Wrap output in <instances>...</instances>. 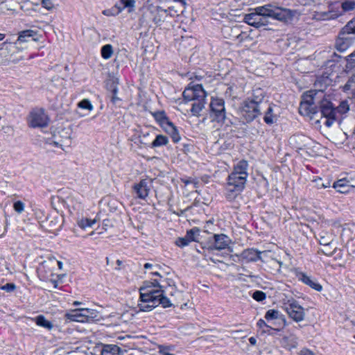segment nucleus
<instances>
[{
  "label": "nucleus",
  "instance_id": "50",
  "mask_svg": "<svg viewBox=\"0 0 355 355\" xmlns=\"http://www.w3.org/2000/svg\"><path fill=\"white\" fill-rule=\"evenodd\" d=\"M13 207L15 211H17L19 214H21L24 210L25 205L23 202L18 200L14 203Z\"/></svg>",
  "mask_w": 355,
  "mask_h": 355
},
{
  "label": "nucleus",
  "instance_id": "55",
  "mask_svg": "<svg viewBox=\"0 0 355 355\" xmlns=\"http://www.w3.org/2000/svg\"><path fill=\"white\" fill-rule=\"evenodd\" d=\"M257 325L260 329H263L265 327L267 328V329H271V327H269L263 319H259L257 321Z\"/></svg>",
  "mask_w": 355,
  "mask_h": 355
},
{
  "label": "nucleus",
  "instance_id": "51",
  "mask_svg": "<svg viewBox=\"0 0 355 355\" xmlns=\"http://www.w3.org/2000/svg\"><path fill=\"white\" fill-rule=\"evenodd\" d=\"M0 288L8 293H11L16 289V286L14 283H8L3 286H1Z\"/></svg>",
  "mask_w": 355,
  "mask_h": 355
},
{
  "label": "nucleus",
  "instance_id": "49",
  "mask_svg": "<svg viewBox=\"0 0 355 355\" xmlns=\"http://www.w3.org/2000/svg\"><path fill=\"white\" fill-rule=\"evenodd\" d=\"M189 243L190 242L189 241L186 236L184 237L178 238L175 241V244L180 248L187 246L189 245Z\"/></svg>",
  "mask_w": 355,
  "mask_h": 355
},
{
  "label": "nucleus",
  "instance_id": "11",
  "mask_svg": "<svg viewBox=\"0 0 355 355\" xmlns=\"http://www.w3.org/2000/svg\"><path fill=\"white\" fill-rule=\"evenodd\" d=\"M159 305H162L164 308H168L172 305L169 299L164 295V292L159 297L154 298L151 304H139L138 306L140 311L146 312L152 311Z\"/></svg>",
  "mask_w": 355,
  "mask_h": 355
},
{
  "label": "nucleus",
  "instance_id": "28",
  "mask_svg": "<svg viewBox=\"0 0 355 355\" xmlns=\"http://www.w3.org/2000/svg\"><path fill=\"white\" fill-rule=\"evenodd\" d=\"M265 115L263 121L267 124H272L276 120V116L273 114L272 106L267 103V105L264 107Z\"/></svg>",
  "mask_w": 355,
  "mask_h": 355
},
{
  "label": "nucleus",
  "instance_id": "26",
  "mask_svg": "<svg viewBox=\"0 0 355 355\" xmlns=\"http://www.w3.org/2000/svg\"><path fill=\"white\" fill-rule=\"evenodd\" d=\"M340 16L337 12L329 10L327 12H320L315 15V18L319 20H329L338 18Z\"/></svg>",
  "mask_w": 355,
  "mask_h": 355
},
{
  "label": "nucleus",
  "instance_id": "10",
  "mask_svg": "<svg viewBox=\"0 0 355 355\" xmlns=\"http://www.w3.org/2000/svg\"><path fill=\"white\" fill-rule=\"evenodd\" d=\"M355 42V36L345 31L343 27L336 40L335 47L340 52H344L353 45Z\"/></svg>",
  "mask_w": 355,
  "mask_h": 355
},
{
  "label": "nucleus",
  "instance_id": "41",
  "mask_svg": "<svg viewBox=\"0 0 355 355\" xmlns=\"http://www.w3.org/2000/svg\"><path fill=\"white\" fill-rule=\"evenodd\" d=\"M345 31H348L350 34L355 35V17L349 21L344 26Z\"/></svg>",
  "mask_w": 355,
  "mask_h": 355
},
{
  "label": "nucleus",
  "instance_id": "3",
  "mask_svg": "<svg viewBox=\"0 0 355 355\" xmlns=\"http://www.w3.org/2000/svg\"><path fill=\"white\" fill-rule=\"evenodd\" d=\"M324 96L322 90H310L302 96V101L299 107V112L304 116H311L318 112L320 98Z\"/></svg>",
  "mask_w": 355,
  "mask_h": 355
},
{
  "label": "nucleus",
  "instance_id": "45",
  "mask_svg": "<svg viewBox=\"0 0 355 355\" xmlns=\"http://www.w3.org/2000/svg\"><path fill=\"white\" fill-rule=\"evenodd\" d=\"M252 297L257 302H262L266 298V295L261 291H256L253 293Z\"/></svg>",
  "mask_w": 355,
  "mask_h": 355
},
{
  "label": "nucleus",
  "instance_id": "25",
  "mask_svg": "<svg viewBox=\"0 0 355 355\" xmlns=\"http://www.w3.org/2000/svg\"><path fill=\"white\" fill-rule=\"evenodd\" d=\"M352 101V100H350L348 98L347 99L342 100L339 105L335 107L336 116H337L338 114L342 115L348 112Z\"/></svg>",
  "mask_w": 355,
  "mask_h": 355
},
{
  "label": "nucleus",
  "instance_id": "62",
  "mask_svg": "<svg viewBox=\"0 0 355 355\" xmlns=\"http://www.w3.org/2000/svg\"><path fill=\"white\" fill-rule=\"evenodd\" d=\"M327 121L325 122V124L327 125V126H330L332 123L334 122V121L336 119H329V118H327Z\"/></svg>",
  "mask_w": 355,
  "mask_h": 355
},
{
  "label": "nucleus",
  "instance_id": "56",
  "mask_svg": "<svg viewBox=\"0 0 355 355\" xmlns=\"http://www.w3.org/2000/svg\"><path fill=\"white\" fill-rule=\"evenodd\" d=\"M149 135V133L148 132H142L141 135H140V142L141 144H144L145 145H147L148 143H147V141L146 139H147V137Z\"/></svg>",
  "mask_w": 355,
  "mask_h": 355
},
{
  "label": "nucleus",
  "instance_id": "48",
  "mask_svg": "<svg viewBox=\"0 0 355 355\" xmlns=\"http://www.w3.org/2000/svg\"><path fill=\"white\" fill-rule=\"evenodd\" d=\"M279 316V311H276V310H274V309H270L268 310L266 315H265V318L268 320H273V319H277Z\"/></svg>",
  "mask_w": 355,
  "mask_h": 355
},
{
  "label": "nucleus",
  "instance_id": "2",
  "mask_svg": "<svg viewBox=\"0 0 355 355\" xmlns=\"http://www.w3.org/2000/svg\"><path fill=\"white\" fill-rule=\"evenodd\" d=\"M267 105L263 91L257 88L253 91L251 98L243 101L240 110L241 117L246 123H250L261 115V111Z\"/></svg>",
  "mask_w": 355,
  "mask_h": 355
},
{
  "label": "nucleus",
  "instance_id": "37",
  "mask_svg": "<svg viewBox=\"0 0 355 355\" xmlns=\"http://www.w3.org/2000/svg\"><path fill=\"white\" fill-rule=\"evenodd\" d=\"M83 314L85 315V318H86L87 322L92 321L94 319L96 318L98 315V311L94 309H81Z\"/></svg>",
  "mask_w": 355,
  "mask_h": 355
},
{
  "label": "nucleus",
  "instance_id": "7",
  "mask_svg": "<svg viewBox=\"0 0 355 355\" xmlns=\"http://www.w3.org/2000/svg\"><path fill=\"white\" fill-rule=\"evenodd\" d=\"M182 96L184 100L188 101H197L205 100L207 93L200 84H193L191 83L184 89Z\"/></svg>",
  "mask_w": 355,
  "mask_h": 355
},
{
  "label": "nucleus",
  "instance_id": "61",
  "mask_svg": "<svg viewBox=\"0 0 355 355\" xmlns=\"http://www.w3.org/2000/svg\"><path fill=\"white\" fill-rule=\"evenodd\" d=\"M300 355H315L312 352L305 349L302 350Z\"/></svg>",
  "mask_w": 355,
  "mask_h": 355
},
{
  "label": "nucleus",
  "instance_id": "5",
  "mask_svg": "<svg viewBox=\"0 0 355 355\" xmlns=\"http://www.w3.org/2000/svg\"><path fill=\"white\" fill-rule=\"evenodd\" d=\"M283 309L295 322H301L304 319V309L294 298L284 300Z\"/></svg>",
  "mask_w": 355,
  "mask_h": 355
},
{
  "label": "nucleus",
  "instance_id": "43",
  "mask_svg": "<svg viewBox=\"0 0 355 355\" xmlns=\"http://www.w3.org/2000/svg\"><path fill=\"white\" fill-rule=\"evenodd\" d=\"M58 0H42V6L48 10L53 9L57 4Z\"/></svg>",
  "mask_w": 355,
  "mask_h": 355
},
{
  "label": "nucleus",
  "instance_id": "38",
  "mask_svg": "<svg viewBox=\"0 0 355 355\" xmlns=\"http://www.w3.org/2000/svg\"><path fill=\"white\" fill-rule=\"evenodd\" d=\"M101 56L105 59H110L113 54V48L111 44H105L101 48Z\"/></svg>",
  "mask_w": 355,
  "mask_h": 355
},
{
  "label": "nucleus",
  "instance_id": "15",
  "mask_svg": "<svg viewBox=\"0 0 355 355\" xmlns=\"http://www.w3.org/2000/svg\"><path fill=\"white\" fill-rule=\"evenodd\" d=\"M214 243H211L208 249L211 250H222L226 249L231 243L230 239L224 234H215L213 236Z\"/></svg>",
  "mask_w": 355,
  "mask_h": 355
},
{
  "label": "nucleus",
  "instance_id": "18",
  "mask_svg": "<svg viewBox=\"0 0 355 355\" xmlns=\"http://www.w3.org/2000/svg\"><path fill=\"white\" fill-rule=\"evenodd\" d=\"M262 252L254 248H248L244 250L241 254V257L246 262H256L261 260V254Z\"/></svg>",
  "mask_w": 355,
  "mask_h": 355
},
{
  "label": "nucleus",
  "instance_id": "17",
  "mask_svg": "<svg viewBox=\"0 0 355 355\" xmlns=\"http://www.w3.org/2000/svg\"><path fill=\"white\" fill-rule=\"evenodd\" d=\"M243 21L248 25L255 28H260L266 25L265 21H263V19L258 15L256 10L253 12L245 15Z\"/></svg>",
  "mask_w": 355,
  "mask_h": 355
},
{
  "label": "nucleus",
  "instance_id": "42",
  "mask_svg": "<svg viewBox=\"0 0 355 355\" xmlns=\"http://www.w3.org/2000/svg\"><path fill=\"white\" fill-rule=\"evenodd\" d=\"M121 13V10L116 8V3L110 9H106L103 11V14L105 16H116Z\"/></svg>",
  "mask_w": 355,
  "mask_h": 355
},
{
  "label": "nucleus",
  "instance_id": "40",
  "mask_svg": "<svg viewBox=\"0 0 355 355\" xmlns=\"http://www.w3.org/2000/svg\"><path fill=\"white\" fill-rule=\"evenodd\" d=\"M306 138L303 135H293L290 138L291 144H297V148H301L304 145L300 142H302Z\"/></svg>",
  "mask_w": 355,
  "mask_h": 355
},
{
  "label": "nucleus",
  "instance_id": "22",
  "mask_svg": "<svg viewBox=\"0 0 355 355\" xmlns=\"http://www.w3.org/2000/svg\"><path fill=\"white\" fill-rule=\"evenodd\" d=\"M333 187L341 193H347L352 189L349 181L345 179H340L334 182Z\"/></svg>",
  "mask_w": 355,
  "mask_h": 355
},
{
  "label": "nucleus",
  "instance_id": "12",
  "mask_svg": "<svg viewBox=\"0 0 355 355\" xmlns=\"http://www.w3.org/2000/svg\"><path fill=\"white\" fill-rule=\"evenodd\" d=\"M151 186L152 180L150 179H143L133 186V192L137 198L145 200L149 194Z\"/></svg>",
  "mask_w": 355,
  "mask_h": 355
},
{
  "label": "nucleus",
  "instance_id": "9",
  "mask_svg": "<svg viewBox=\"0 0 355 355\" xmlns=\"http://www.w3.org/2000/svg\"><path fill=\"white\" fill-rule=\"evenodd\" d=\"M71 131L70 129H61L53 135L52 138L49 140V144L64 150V147H69L71 146Z\"/></svg>",
  "mask_w": 355,
  "mask_h": 355
},
{
  "label": "nucleus",
  "instance_id": "13",
  "mask_svg": "<svg viewBox=\"0 0 355 355\" xmlns=\"http://www.w3.org/2000/svg\"><path fill=\"white\" fill-rule=\"evenodd\" d=\"M169 11L170 9L165 10L159 6H152L149 8V17L155 24L159 26L166 20Z\"/></svg>",
  "mask_w": 355,
  "mask_h": 355
},
{
  "label": "nucleus",
  "instance_id": "16",
  "mask_svg": "<svg viewBox=\"0 0 355 355\" xmlns=\"http://www.w3.org/2000/svg\"><path fill=\"white\" fill-rule=\"evenodd\" d=\"M294 14L289 9L275 6L272 18L284 23L292 21Z\"/></svg>",
  "mask_w": 355,
  "mask_h": 355
},
{
  "label": "nucleus",
  "instance_id": "52",
  "mask_svg": "<svg viewBox=\"0 0 355 355\" xmlns=\"http://www.w3.org/2000/svg\"><path fill=\"white\" fill-rule=\"evenodd\" d=\"M320 244L324 247H329L332 245V241L326 238V236H320L319 239Z\"/></svg>",
  "mask_w": 355,
  "mask_h": 355
},
{
  "label": "nucleus",
  "instance_id": "46",
  "mask_svg": "<svg viewBox=\"0 0 355 355\" xmlns=\"http://www.w3.org/2000/svg\"><path fill=\"white\" fill-rule=\"evenodd\" d=\"M78 107L82 109H85L88 110H93V105H92L91 102L86 98L83 99V101L78 103Z\"/></svg>",
  "mask_w": 355,
  "mask_h": 355
},
{
  "label": "nucleus",
  "instance_id": "47",
  "mask_svg": "<svg viewBox=\"0 0 355 355\" xmlns=\"http://www.w3.org/2000/svg\"><path fill=\"white\" fill-rule=\"evenodd\" d=\"M164 130L168 135H171L174 130L177 129V127L174 125V124L169 121L164 125L162 127Z\"/></svg>",
  "mask_w": 355,
  "mask_h": 355
},
{
  "label": "nucleus",
  "instance_id": "24",
  "mask_svg": "<svg viewBox=\"0 0 355 355\" xmlns=\"http://www.w3.org/2000/svg\"><path fill=\"white\" fill-rule=\"evenodd\" d=\"M135 0H119L116 3V8L121 10V12L125 8H128V12H132L135 10Z\"/></svg>",
  "mask_w": 355,
  "mask_h": 355
},
{
  "label": "nucleus",
  "instance_id": "1",
  "mask_svg": "<svg viewBox=\"0 0 355 355\" xmlns=\"http://www.w3.org/2000/svg\"><path fill=\"white\" fill-rule=\"evenodd\" d=\"M248 161L241 159L233 166L229 174L225 187V198L229 201L234 200L244 189L248 177Z\"/></svg>",
  "mask_w": 355,
  "mask_h": 355
},
{
  "label": "nucleus",
  "instance_id": "14",
  "mask_svg": "<svg viewBox=\"0 0 355 355\" xmlns=\"http://www.w3.org/2000/svg\"><path fill=\"white\" fill-rule=\"evenodd\" d=\"M318 111H320L322 115L326 118L336 119L335 107L332 103L325 98V96L319 98Z\"/></svg>",
  "mask_w": 355,
  "mask_h": 355
},
{
  "label": "nucleus",
  "instance_id": "57",
  "mask_svg": "<svg viewBox=\"0 0 355 355\" xmlns=\"http://www.w3.org/2000/svg\"><path fill=\"white\" fill-rule=\"evenodd\" d=\"M248 36L245 34V33H241L240 34H239L237 36H236V40L239 42H243L245 38H248Z\"/></svg>",
  "mask_w": 355,
  "mask_h": 355
},
{
  "label": "nucleus",
  "instance_id": "44",
  "mask_svg": "<svg viewBox=\"0 0 355 355\" xmlns=\"http://www.w3.org/2000/svg\"><path fill=\"white\" fill-rule=\"evenodd\" d=\"M346 67L347 69H352L355 67V51L347 57H346Z\"/></svg>",
  "mask_w": 355,
  "mask_h": 355
},
{
  "label": "nucleus",
  "instance_id": "6",
  "mask_svg": "<svg viewBox=\"0 0 355 355\" xmlns=\"http://www.w3.org/2000/svg\"><path fill=\"white\" fill-rule=\"evenodd\" d=\"M27 122L31 128H44L48 125L49 118L46 114L44 109L35 107L29 112Z\"/></svg>",
  "mask_w": 355,
  "mask_h": 355
},
{
  "label": "nucleus",
  "instance_id": "33",
  "mask_svg": "<svg viewBox=\"0 0 355 355\" xmlns=\"http://www.w3.org/2000/svg\"><path fill=\"white\" fill-rule=\"evenodd\" d=\"M200 229L198 227H193L187 232L186 236L189 241L198 242L200 236Z\"/></svg>",
  "mask_w": 355,
  "mask_h": 355
},
{
  "label": "nucleus",
  "instance_id": "64",
  "mask_svg": "<svg viewBox=\"0 0 355 355\" xmlns=\"http://www.w3.org/2000/svg\"><path fill=\"white\" fill-rule=\"evenodd\" d=\"M170 9V11L168 12V16L170 15L171 17H173L175 15L174 13H173V8L171 7H169L167 10H169Z\"/></svg>",
  "mask_w": 355,
  "mask_h": 355
},
{
  "label": "nucleus",
  "instance_id": "32",
  "mask_svg": "<svg viewBox=\"0 0 355 355\" xmlns=\"http://www.w3.org/2000/svg\"><path fill=\"white\" fill-rule=\"evenodd\" d=\"M153 115L161 127L170 121L164 111L156 112Z\"/></svg>",
  "mask_w": 355,
  "mask_h": 355
},
{
  "label": "nucleus",
  "instance_id": "35",
  "mask_svg": "<svg viewBox=\"0 0 355 355\" xmlns=\"http://www.w3.org/2000/svg\"><path fill=\"white\" fill-rule=\"evenodd\" d=\"M340 7L344 12L355 10V0H343L340 2Z\"/></svg>",
  "mask_w": 355,
  "mask_h": 355
},
{
  "label": "nucleus",
  "instance_id": "23",
  "mask_svg": "<svg viewBox=\"0 0 355 355\" xmlns=\"http://www.w3.org/2000/svg\"><path fill=\"white\" fill-rule=\"evenodd\" d=\"M275 6L271 4H266L262 6H258L254 9L257 12L258 15L261 17H271Z\"/></svg>",
  "mask_w": 355,
  "mask_h": 355
},
{
  "label": "nucleus",
  "instance_id": "21",
  "mask_svg": "<svg viewBox=\"0 0 355 355\" xmlns=\"http://www.w3.org/2000/svg\"><path fill=\"white\" fill-rule=\"evenodd\" d=\"M65 318L69 321L78 322H87L86 318L81 309H76L65 314Z\"/></svg>",
  "mask_w": 355,
  "mask_h": 355
},
{
  "label": "nucleus",
  "instance_id": "27",
  "mask_svg": "<svg viewBox=\"0 0 355 355\" xmlns=\"http://www.w3.org/2000/svg\"><path fill=\"white\" fill-rule=\"evenodd\" d=\"M101 355H121V350L116 345H106L101 351Z\"/></svg>",
  "mask_w": 355,
  "mask_h": 355
},
{
  "label": "nucleus",
  "instance_id": "30",
  "mask_svg": "<svg viewBox=\"0 0 355 355\" xmlns=\"http://www.w3.org/2000/svg\"><path fill=\"white\" fill-rule=\"evenodd\" d=\"M168 144V139L166 136L163 135H157L155 139L150 143V148H158L164 146H166Z\"/></svg>",
  "mask_w": 355,
  "mask_h": 355
},
{
  "label": "nucleus",
  "instance_id": "39",
  "mask_svg": "<svg viewBox=\"0 0 355 355\" xmlns=\"http://www.w3.org/2000/svg\"><path fill=\"white\" fill-rule=\"evenodd\" d=\"M315 182V187L318 189H326L331 187V180L329 179H327L325 180H323L322 178H318L314 180Z\"/></svg>",
  "mask_w": 355,
  "mask_h": 355
},
{
  "label": "nucleus",
  "instance_id": "63",
  "mask_svg": "<svg viewBox=\"0 0 355 355\" xmlns=\"http://www.w3.org/2000/svg\"><path fill=\"white\" fill-rule=\"evenodd\" d=\"M249 342L252 345H255L257 343V340L254 337H250L249 338Z\"/></svg>",
  "mask_w": 355,
  "mask_h": 355
},
{
  "label": "nucleus",
  "instance_id": "20",
  "mask_svg": "<svg viewBox=\"0 0 355 355\" xmlns=\"http://www.w3.org/2000/svg\"><path fill=\"white\" fill-rule=\"evenodd\" d=\"M299 280L302 281L306 285H308L317 291H321L322 286L315 279L306 275L305 273L301 272L298 275Z\"/></svg>",
  "mask_w": 355,
  "mask_h": 355
},
{
  "label": "nucleus",
  "instance_id": "53",
  "mask_svg": "<svg viewBox=\"0 0 355 355\" xmlns=\"http://www.w3.org/2000/svg\"><path fill=\"white\" fill-rule=\"evenodd\" d=\"M336 248L334 247L333 249H331V246L329 247H324L321 250V251L327 256L331 257L332 256L335 252H336Z\"/></svg>",
  "mask_w": 355,
  "mask_h": 355
},
{
  "label": "nucleus",
  "instance_id": "29",
  "mask_svg": "<svg viewBox=\"0 0 355 355\" xmlns=\"http://www.w3.org/2000/svg\"><path fill=\"white\" fill-rule=\"evenodd\" d=\"M206 99L202 101H194L192 103L191 112L193 116H200V112L203 110L205 107Z\"/></svg>",
  "mask_w": 355,
  "mask_h": 355
},
{
  "label": "nucleus",
  "instance_id": "60",
  "mask_svg": "<svg viewBox=\"0 0 355 355\" xmlns=\"http://www.w3.org/2000/svg\"><path fill=\"white\" fill-rule=\"evenodd\" d=\"M144 267L145 269H153V270H155V269H156L158 267V266L157 265H153V264L149 263H146L144 264Z\"/></svg>",
  "mask_w": 355,
  "mask_h": 355
},
{
  "label": "nucleus",
  "instance_id": "31",
  "mask_svg": "<svg viewBox=\"0 0 355 355\" xmlns=\"http://www.w3.org/2000/svg\"><path fill=\"white\" fill-rule=\"evenodd\" d=\"M35 323L40 327H42L48 330H51L53 327V324L51 322L46 320V318L40 315L35 318Z\"/></svg>",
  "mask_w": 355,
  "mask_h": 355
},
{
  "label": "nucleus",
  "instance_id": "19",
  "mask_svg": "<svg viewBox=\"0 0 355 355\" xmlns=\"http://www.w3.org/2000/svg\"><path fill=\"white\" fill-rule=\"evenodd\" d=\"M341 88L348 98L350 100L355 98V73L348 78L346 83Z\"/></svg>",
  "mask_w": 355,
  "mask_h": 355
},
{
  "label": "nucleus",
  "instance_id": "59",
  "mask_svg": "<svg viewBox=\"0 0 355 355\" xmlns=\"http://www.w3.org/2000/svg\"><path fill=\"white\" fill-rule=\"evenodd\" d=\"M159 353L162 354V355H175L173 354H171L169 353L167 349L163 347H161L159 348Z\"/></svg>",
  "mask_w": 355,
  "mask_h": 355
},
{
  "label": "nucleus",
  "instance_id": "54",
  "mask_svg": "<svg viewBox=\"0 0 355 355\" xmlns=\"http://www.w3.org/2000/svg\"><path fill=\"white\" fill-rule=\"evenodd\" d=\"M169 135L171 137V139L174 143H178L181 139V137L180 135L178 128L175 130H174L173 132H171V134Z\"/></svg>",
  "mask_w": 355,
  "mask_h": 355
},
{
  "label": "nucleus",
  "instance_id": "8",
  "mask_svg": "<svg viewBox=\"0 0 355 355\" xmlns=\"http://www.w3.org/2000/svg\"><path fill=\"white\" fill-rule=\"evenodd\" d=\"M211 116L218 123H224L226 119L225 101L218 97H211L210 102Z\"/></svg>",
  "mask_w": 355,
  "mask_h": 355
},
{
  "label": "nucleus",
  "instance_id": "36",
  "mask_svg": "<svg viewBox=\"0 0 355 355\" xmlns=\"http://www.w3.org/2000/svg\"><path fill=\"white\" fill-rule=\"evenodd\" d=\"M96 220L95 219H89L87 218H83L77 221L78 225L83 230H85L87 227H92Z\"/></svg>",
  "mask_w": 355,
  "mask_h": 355
},
{
  "label": "nucleus",
  "instance_id": "4",
  "mask_svg": "<svg viewBox=\"0 0 355 355\" xmlns=\"http://www.w3.org/2000/svg\"><path fill=\"white\" fill-rule=\"evenodd\" d=\"M164 291L157 279L153 282L146 281L139 288L141 302L139 304H151L153 300L162 295Z\"/></svg>",
  "mask_w": 355,
  "mask_h": 355
},
{
  "label": "nucleus",
  "instance_id": "58",
  "mask_svg": "<svg viewBox=\"0 0 355 355\" xmlns=\"http://www.w3.org/2000/svg\"><path fill=\"white\" fill-rule=\"evenodd\" d=\"M116 93H117V89L116 88H114L113 90H112V101L113 103H115L116 101L119 100V98L116 96Z\"/></svg>",
  "mask_w": 355,
  "mask_h": 355
},
{
  "label": "nucleus",
  "instance_id": "34",
  "mask_svg": "<svg viewBox=\"0 0 355 355\" xmlns=\"http://www.w3.org/2000/svg\"><path fill=\"white\" fill-rule=\"evenodd\" d=\"M36 35V32L32 30H26L19 33L17 41L19 42H27L30 37Z\"/></svg>",
  "mask_w": 355,
  "mask_h": 355
}]
</instances>
